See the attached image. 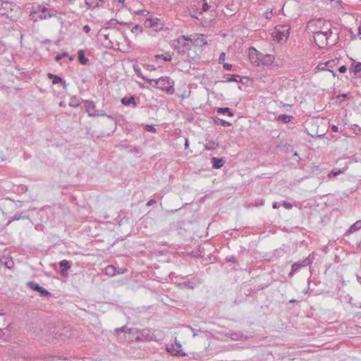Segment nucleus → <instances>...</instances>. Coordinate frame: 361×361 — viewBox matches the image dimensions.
I'll return each mask as SVG.
<instances>
[{"instance_id":"f257e3e1","label":"nucleus","mask_w":361,"mask_h":361,"mask_svg":"<svg viewBox=\"0 0 361 361\" xmlns=\"http://www.w3.org/2000/svg\"><path fill=\"white\" fill-rule=\"evenodd\" d=\"M147 82L152 87L165 91L169 94H173L175 92L174 81L168 76L161 77L157 80H147Z\"/></svg>"},{"instance_id":"f03ea898","label":"nucleus","mask_w":361,"mask_h":361,"mask_svg":"<svg viewBox=\"0 0 361 361\" xmlns=\"http://www.w3.org/2000/svg\"><path fill=\"white\" fill-rule=\"evenodd\" d=\"M322 23L324 25H327L325 30L313 32L314 42L320 49H324L327 46L328 39L332 34L331 23L325 21H322Z\"/></svg>"},{"instance_id":"7ed1b4c3","label":"nucleus","mask_w":361,"mask_h":361,"mask_svg":"<svg viewBox=\"0 0 361 361\" xmlns=\"http://www.w3.org/2000/svg\"><path fill=\"white\" fill-rule=\"evenodd\" d=\"M290 34V27L288 25H278L275 27L271 35L273 39L279 43L286 42Z\"/></svg>"},{"instance_id":"20e7f679","label":"nucleus","mask_w":361,"mask_h":361,"mask_svg":"<svg viewBox=\"0 0 361 361\" xmlns=\"http://www.w3.org/2000/svg\"><path fill=\"white\" fill-rule=\"evenodd\" d=\"M27 287L30 289L37 291L40 293L41 296L48 297L51 295V293L43 287L40 286L38 283L34 281H30L27 283Z\"/></svg>"},{"instance_id":"39448f33","label":"nucleus","mask_w":361,"mask_h":361,"mask_svg":"<svg viewBox=\"0 0 361 361\" xmlns=\"http://www.w3.org/2000/svg\"><path fill=\"white\" fill-rule=\"evenodd\" d=\"M130 329L126 326H123L120 328L114 329V335L117 337L119 342H123L126 338V334H130Z\"/></svg>"},{"instance_id":"423d86ee","label":"nucleus","mask_w":361,"mask_h":361,"mask_svg":"<svg viewBox=\"0 0 361 361\" xmlns=\"http://www.w3.org/2000/svg\"><path fill=\"white\" fill-rule=\"evenodd\" d=\"M190 42L196 47H203L207 44V40L203 35L195 34L190 36Z\"/></svg>"},{"instance_id":"0eeeda50","label":"nucleus","mask_w":361,"mask_h":361,"mask_svg":"<svg viewBox=\"0 0 361 361\" xmlns=\"http://www.w3.org/2000/svg\"><path fill=\"white\" fill-rule=\"evenodd\" d=\"M261 53L259 52L255 48H250L249 49V58L252 64L255 66H259V59H260Z\"/></svg>"},{"instance_id":"6e6552de","label":"nucleus","mask_w":361,"mask_h":361,"mask_svg":"<svg viewBox=\"0 0 361 361\" xmlns=\"http://www.w3.org/2000/svg\"><path fill=\"white\" fill-rule=\"evenodd\" d=\"M180 350H181V345L180 343H178L177 341H176L175 345H171V346L166 347V351L173 355H176V356L185 355V354L181 353Z\"/></svg>"},{"instance_id":"1a4fd4ad","label":"nucleus","mask_w":361,"mask_h":361,"mask_svg":"<svg viewBox=\"0 0 361 361\" xmlns=\"http://www.w3.org/2000/svg\"><path fill=\"white\" fill-rule=\"evenodd\" d=\"M85 108L89 116H94L97 111L95 104L92 101L85 100Z\"/></svg>"},{"instance_id":"9d476101","label":"nucleus","mask_w":361,"mask_h":361,"mask_svg":"<svg viewBox=\"0 0 361 361\" xmlns=\"http://www.w3.org/2000/svg\"><path fill=\"white\" fill-rule=\"evenodd\" d=\"M274 61V56L271 54H263L261 53L260 59H259V65H265V66H269L271 65L273 61Z\"/></svg>"},{"instance_id":"9b49d317","label":"nucleus","mask_w":361,"mask_h":361,"mask_svg":"<svg viewBox=\"0 0 361 361\" xmlns=\"http://www.w3.org/2000/svg\"><path fill=\"white\" fill-rule=\"evenodd\" d=\"M59 267L61 268V275L66 276L68 275V271L71 268L70 262L66 259H63L59 262Z\"/></svg>"},{"instance_id":"f8f14e48","label":"nucleus","mask_w":361,"mask_h":361,"mask_svg":"<svg viewBox=\"0 0 361 361\" xmlns=\"http://www.w3.org/2000/svg\"><path fill=\"white\" fill-rule=\"evenodd\" d=\"M201 281L198 279L194 278L192 281H183L180 283L178 285L180 288H186L189 289H193L197 283H200Z\"/></svg>"},{"instance_id":"ddd939ff","label":"nucleus","mask_w":361,"mask_h":361,"mask_svg":"<svg viewBox=\"0 0 361 361\" xmlns=\"http://www.w3.org/2000/svg\"><path fill=\"white\" fill-rule=\"evenodd\" d=\"M186 41H190V37L182 35L177 39V44H174V49H179L180 47H183L185 46Z\"/></svg>"},{"instance_id":"4468645a","label":"nucleus","mask_w":361,"mask_h":361,"mask_svg":"<svg viewBox=\"0 0 361 361\" xmlns=\"http://www.w3.org/2000/svg\"><path fill=\"white\" fill-rule=\"evenodd\" d=\"M122 104L125 106L133 105V108L137 106L135 96H130V97H123L121 99Z\"/></svg>"},{"instance_id":"2eb2a0df","label":"nucleus","mask_w":361,"mask_h":361,"mask_svg":"<svg viewBox=\"0 0 361 361\" xmlns=\"http://www.w3.org/2000/svg\"><path fill=\"white\" fill-rule=\"evenodd\" d=\"M211 162L212 164V166L214 169H220L223 166L225 163V161L223 158H216L212 157L211 159Z\"/></svg>"},{"instance_id":"dca6fc26","label":"nucleus","mask_w":361,"mask_h":361,"mask_svg":"<svg viewBox=\"0 0 361 361\" xmlns=\"http://www.w3.org/2000/svg\"><path fill=\"white\" fill-rule=\"evenodd\" d=\"M78 58L79 62L82 65H87L89 62V59L85 57V52L82 49L78 51Z\"/></svg>"},{"instance_id":"f3484780","label":"nucleus","mask_w":361,"mask_h":361,"mask_svg":"<svg viewBox=\"0 0 361 361\" xmlns=\"http://www.w3.org/2000/svg\"><path fill=\"white\" fill-rule=\"evenodd\" d=\"M338 62V59H335L333 60L328 61L327 62H326L324 63V66H327V68H328L326 70L331 72L333 73L334 76H335V73L332 70L330 69V68H334L337 64Z\"/></svg>"},{"instance_id":"a211bd4d","label":"nucleus","mask_w":361,"mask_h":361,"mask_svg":"<svg viewBox=\"0 0 361 361\" xmlns=\"http://www.w3.org/2000/svg\"><path fill=\"white\" fill-rule=\"evenodd\" d=\"M361 228V220H358L351 225L348 231V233H352Z\"/></svg>"},{"instance_id":"6ab92c4d","label":"nucleus","mask_w":361,"mask_h":361,"mask_svg":"<svg viewBox=\"0 0 361 361\" xmlns=\"http://www.w3.org/2000/svg\"><path fill=\"white\" fill-rule=\"evenodd\" d=\"M102 0H85V4L87 8H94L99 5Z\"/></svg>"},{"instance_id":"aec40b11","label":"nucleus","mask_w":361,"mask_h":361,"mask_svg":"<svg viewBox=\"0 0 361 361\" xmlns=\"http://www.w3.org/2000/svg\"><path fill=\"white\" fill-rule=\"evenodd\" d=\"M104 274L109 276H115L116 274V268L113 265H108L106 267H105Z\"/></svg>"},{"instance_id":"412c9836","label":"nucleus","mask_w":361,"mask_h":361,"mask_svg":"<svg viewBox=\"0 0 361 361\" xmlns=\"http://www.w3.org/2000/svg\"><path fill=\"white\" fill-rule=\"evenodd\" d=\"M80 104V99L74 96L70 99L69 106L72 107H78Z\"/></svg>"},{"instance_id":"4be33fe9","label":"nucleus","mask_w":361,"mask_h":361,"mask_svg":"<svg viewBox=\"0 0 361 361\" xmlns=\"http://www.w3.org/2000/svg\"><path fill=\"white\" fill-rule=\"evenodd\" d=\"M216 112L221 114H228L229 116H233V113L228 107H220L216 109Z\"/></svg>"},{"instance_id":"5701e85b","label":"nucleus","mask_w":361,"mask_h":361,"mask_svg":"<svg viewBox=\"0 0 361 361\" xmlns=\"http://www.w3.org/2000/svg\"><path fill=\"white\" fill-rule=\"evenodd\" d=\"M292 119H293L292 116H288V115H286V114L279 115L277 118L278 121H283L285 123H288L292 121Z\"/></svg>"},{"instance_id":"b1692460","label":"nucleus","mask_w":361,"mask_h":361,"mask_svg":"<svg viewBox=\"0 0 361 361\" xmlns=\"http://www.w3.org/2000/svg\"><path fill=\"white\" fill-rule=\"evenodd\" d=\"M133 70L135 72L136 75L143 79L144 80L147 82V80H150L149 78H146L142 73L141 69L137 65H133Z\"/></svg>"},{"instance_id":"393cba45","label":"nucleus","mask_w":361,"mask_h":361,"mask_svg":"<svg viewBox=\"0 0 361 361\" xmlns=\"http://www.w3.org/2000/svg\"><path fill=\"white\" fill-rule=\"evenodd\" d=\"M48 11H49L48 8H47V7H45L44 6H42V5H38L37 6H36L35 8V10L32 13H34V14H37L38 13H46Z\"/></svg>"},{"instance_id":"a878e982","label":"nucleus","mask_w":361,"mask_h":361,"mask_svg":"<svg viewBox=\"0 0 361 361\" xmlns=\"http://www.w3.org/2000/svg\"><path fill=\"white\" fill-rule=\"evenodd\" d=\"M157 20H158L157 18H154V19L147 18L145 20V26L149 27H154L157 24Z\"/></svg>"},{"instance_id":"bb28decb","label":"nucleus","mask_w":361,"mask_h":361,"mask_svg":"<svg viewBox=\"0 0 361 361\" xmlns=\"http://www.w3.org/2000/svg\"><path fill=\"white\" fill-rule=\"evenodd\" d=\"M157 59H161L164 61H171L172 59V56L170 54L167 53L166 54H157L155 56Z\"/></svg>"},{"instance_id":"cd10ccee","label":"nucleus","mask_w":361,"mask_h":361,"mask_svg":"<svg viewBox=\"0 0 361 361\" xmlns=\"http://www.w3.org/2000/svg\"><path fill=\"white\" fill-rule=\"evenodd\" d=\"M52 83L53 84L62 83L63 85V88H66V87L67 85L66 83V81H64L61 77H59L56 75H55L54 78H53Z\"/></svg>"},{"instance_id":"c85d7f7f","label":"nucleus","mask_w":361,"mask_h":361,"mask_svg":"<svg viewBox=\"0 0 361 361\" xmlns=\"http://www.w3.org/2000/svg\"><path fill=\"white\" fill-rule=\"evenodd\" d=\"M350 69L355 74L360 73L361 71V62H358L355 65H352Z\"/></svg>"},{"instance_id":"c756f323","label":"nucleus","mask_w":361,"mask_h":361,"mask_svg":"<svg viewBox=\"0 0 361 361\" xmlns=\"http://www.w3.org/2000/svg\"><path fill=\"white\" fill-rule=\"evenodd\" d=\"M302 264L301 262H296V263H294L293 265H292V269H291V271L290 273V275H292L294 273L297 272L301 267H302Z\"/></svg>"},{"instance_id":"7c9ffc66","label":"nucleus","mask_w":361,"mask_h":361,"mask_svg":"<svg viewBox=\"0 0 361 361\" xmlns=\"http://www.w3.org/2000/svg\"><path fill=\"white\" fill-rule=\"evenodd\" d=\"M343 173V171L341 170V169H333L330 171V173H329L328 176L329 178H331V177H336L341 173Z\"/></svg>"},{"instance_id":"2f4dec72","label":"nucleus","mask_w":361,"mask_h":361,"mask_svg":"<svg viewBox=\"0 0 361 361\" xmlns=\"http://www.w3.org/2000/svg\"><path fill=\"white\" fill-rule=\"evenodd\" d=\"M27 216L25 215V214H19V215H15L12 217L11 220L8 221V223L6 224V225L8 226V224H10L13 221H18L21 219H25L27 218Z\"/></svg>"},{"instance_id":"473e14b6","label":"nucleus","mask_w":361,"mask_h":361,"mask_svg":"<svg viewBox=\"0 0 361 361\" xmlns=\"http://www.w3.org/2000/svg\"><path fill=\"white\" fill-rule=\"evenodd\" d=\"M142 26H140L139 25H136L133 26L131 29V32L135 35H137L138 33L142 32Z\"/></svg>"},{"instance_id":"72a5a7b5","label":"nucleus","mask_w":361,"mask_h":361,"mask_svg":"<svg viewBox=\"0 0 361 361\" xmlns=\"http://www.w3.org/2000/svg\"><path fill=\"white\" fill-rule=\"evenodd\" d=\"M108 30V27L102 28L100 32L101 35L104 36L105 39H109V34L106 33V31Z\"/></svg>"},{"instance_id":"f704fd0d","label":"nucleus","mask_w":361,"mask_h":361,"mask_svg":"<svg viewBox=\"0 0 361 361\" xmlns=\"http://www.w3.org/2000/svg\"><path fill=\"white\" fill-rule=\"evenodd\" d=\"M52 16H54V14H51V13H48V14H43V13H42V14H39V15L38 16V18H39V20H44V19H47V18H51V17H52Z\"/></svg>"},{"instance_id":"c9c22d12","label":"nucleus","mask_w":361,"mask_h":361,"mask_svg":"<svg viewBox=\"0 0 361 361\" xmlns=\"http://www.w3.org/2000/svg\"><path fill=\"white\" fill-rule=\"evenodd\" d=\"M145 129L147 131L151 132V133H156V131H157L155 127L154 126H151V125H147L145 126Z\"/></svg>"},{"instance_id":"e433bc0d","label":"nucleus","mask_w":361,"mask_h":361,"mask_svg":"<svg viewBox=\"0 0 361 361\" xmlns=\"http://www.w3.org/2000/svg\"><path fill=\"white\" fill-rule=\"evenodd\" d=\"M241 337H242V335H239L236 333H232L231 334V338L233 339V340H235V341H238V340H240L241 339Z\"/></svg>"},{"instance_id":"4c0bfd02","label":"nucleus","mask_w":361,"mask_h":361,"mask_svg":"<svg viewBox=\"0 0 361 361\" xmlns=\"http://www.w3.org/2000/svg\"><path fill=\"white\" fill-rule=\"evenodd\" d=\"M66 56H68V53L67 52H63L61 54H58V55H56L55 56V61H59L63 57Z\"/></svg>"},{"instance_id":"58836bf2","label":"nucleus","mask_w":361,"mask_h":361,"mask_svg":"<svg viewBox=\"0 0 361 361\" xmlns=\"http://www.w3.org/2000/svg\"><path fill=\"white\" fill-rule=\"evenodd\" d=\"M226 59V54L224 52L221 53L219 58V63H222Z\"/></svg>"},{"instance_id":"ea45409f","label":"nucleus","mask_w":361,"mask_h":361,"mask_svg":"<svg viewBox=\"0 0 361 361\" xmlns=\"http://www.w3.org/2000/svg\"><path fill=\"white\" fill-rule=\"evenodd\" d=\"M238 75H232L231 78H228L226 82H237L236 78H238Z\"/></svg>"},{"instance_id":"a19ab883","label":"nucleus","mask_w":361,"mask_h":361,"mask_svg":"<svg viewBox=\"0 0 361 361\" xmlns=\"http://www.w3.org/2000/svg\"><path fill=\"white\" fill-rule=\"evenodd\" d=\"M107 116V114L102 111L97 110L94 116Z\"/></svg>"},{"instance_id":"79ce46f5","label":"nucleus","mask_w":361,"mask_h":361,"mask_svg":"<svg viewBox=\"0 0 361 361\" xmlns=\"http://www.w3.org/2000/svg\"><path fill=\"white\" fill-rule=\"evenodd\" d=\"M220 123L222 126H230L231 125V123L223 119H220Z\"/></svg>"},{"instance_id":"37998d69","label":"nucleus","mask_w":361,"mask_h":361,"mask_svg":"<svg viewBox=\"0 0 361 361\" xmlns=\"http://www.w3.org/2000/svg\"><path fill=\"white\" fill-rule=\"evenodd\" d=\"M223 67L226 71H231V68H232V65L230 64V63H225L223 64Z\"/></svg>"},{"instance_id":"c03bdc74","label":"nucleus","mask_w":361,"mask_h":361,"mask_svg":"<svg viewBox=\"0 0 361 361\" xmlns=\"http://www.w3.org/2000/svg\"><path fill=\"white\" fill-rule=\"evenodd\" d=\"M204 3L203 5V9H204V11H208L212 7V6H209L208 4V3L207 2V0H204Z\"/></svg>"},{"instance_id":"a18cd8bd","label":"nucleus","mask_w":361,"mask_h":361,"mask_svg":"<svg viewBox=\"0 0 361 361\" xmlns=\"http://www.w3.org/2000/svg\"><path fill=\"white\" fill-rule=\"evenodd\" d=\"M283 206L285 208L288 209H291L292 207H293L292 204L290 202H285V201L283 202Z\"/></svg>"},{"instance_id":"49530a36","label":"nucleus","mask_w":361,"mask_h":361,"mask_svg":"<svg viewBox=\"0 0 361 361\" xmlns=\"http://www.w3.org/2000/svg\"><path fill=\"white\" fill-rule=\"evenodd\" d=\"M347 68H346V66H341L339 68H338V71L341 73H345Z\"/></svg>"},{"instance_id":"de8ad7c7","label":"nucleus","mask_w":361,"mask_h":361,"mask_svg":"<svg viewBox=\"0 0 361 361\" xmlns=\"http://www.w3.org/2000/svg\"><path fill=\"white\" fill-rule=\"evenodd\" d=\"M301 264H302V267H306V266L309 265V264H310V260H309L308 259H306L303 260V261L301 262Z\"/></svg>"},{"instance_id":"09e8293b","label":"nucleus","mask_w":361,"mask_h":361,"mask_svg":"<svg viewBox=\"0 0 361 361\" xmlns=\"http://www.w3.org/2000/svg\"><path fill=\"white\" fill-rule=\"evenodd\" d=\"M83 31L86 33H89L90 31V27L87 25H85L83 27Z\"/></svg>"},{"instance_id":"8fccbe9b","label":"nucleus","mask_w":361,"mask_h":361,"mask_svg":"<svg viewBox=\"0 0 361 361\" xmlns=\"http://www.w3.org/2000/svg\"><path fill=\"white\" fill-rule=\"evenodd\" d=\"M155 203H156V200H155L152 199V200H149V201L147 202L146 205H147V206H151V205H152V204H155Z\"/></svg>"},{"instance_id":"3c124183","label":"nucleus","mask_w":361,"mask_h":361,"mask_svg":"<svg viewBox=\"0 0 361 361\" xmlns=\"http://www.w3.org/2000/svg\"><path fill=\"white\" fill-rule=\"evenodd\" d=\"M107 24L110 26L114 25V24H116V20L115 19H111Z\"/></svg>"},{"instance_id":"603ef678","label":"nucleus","mask_w":361,"mask_h":361,"mask_svg":"<svg viewBox=\"0 0 361 361\" xmlns=\"http://www.w3.org/2000/svg\"><path fill=\"white\" fill-rule=\"evenodd\" d=\"M55 75L53 74V73H47V77L49 78V79H52L54 78Z\"/></svg>"},{"instance_id":"864d4df0","label":"nucleus","mask_w":361,"mask_h":361,"mask_svg":"<svg viewBox=\"0 0 361 361\" xmlns=\"http://www.w3.org/2000/svg\"><path fill=\"white\" fill-rule=\"evenodd\" d=\"M184 145H185V149H187L188 147V146H189V142H188V140L187 138L185 139Z\"/></svg>"},{"instance_id":"5fc2aeb1","label":"nucleus","mask_w":361,"mask_h":361,"mask_svg":"<svg viewBox=\"0 0 361 361\" xmlns=\"http://www.w3.org/2000/svg\"><path fill=\"white\" fill-rule=\"evenodd\" d=\"M331 130H332V131H334V132H337V131H338V127H337L336 126H333L331 127Z\"/></svg>"},{"instance_id":"6e6d98bb","label":"nucleus","mask_w":361,"mask_h":361,"mask_svg":"<svg viewBox=\"0 0 361 361\" xmlns=\"http://www.w3.org/2000/svg\"><path fill=\"white\" fill-rule=\"evenodd\" d=\"M326 67V66H325L324 64H320L318 66V68L322 70L325 69Z\"/></svg>"},{"instance_id":"4d7b16f0","label":"nucleus","mask_w":361,"mask_h":361,"mask_svg":"<svg viewBox=\"0 0 361 361\" xmlns=\"http://www.w3.org/2000/svg\"><path fill=\"white\" fill-rule=\"evenodd\" d=\"M228 261L230 262H235L236 260H235V257H231L230 259H228Z\"/></svg>"},{"instance_id":"13d9d810","label":"nucleus","mask_w":361,"mask_h":361,"mask_svg":"<svg viewBox=\"0 0 361 361\" xmlns=\"http://www.w3.org/2000/svg\"><path fill=\"white\" fill-rule=\"evenodd\" d=\"M116 23L117 24H120V25H128L127 23H125V22H123V21L120 22V21H118V20H116Z\"/></svg>"},{"instance_id":"bf43d9fd","label":"nucleus","mask_w":361,"mask_h":361,"mask_svg":"<svg viewBox=\"0 0 361 361\" xmlns=\"http://www.w3.org/2000/svg\"><path fill=\"white\" fill-rule=\"evenodd\" d=\"M105 116L107 117L108 118L111 119V120H114L115 119L114 117L112 116L111 115L107 114V116Z\"/></svg>"},{"instance_id":"052dcab7","label":"nucleus","mask_w":361,"mask_h":361,"mask_svg":"<svg viewBox=\"0 0 361 361\" xmlns=\"http://www.w3.org/2000/svg\"><path fill=\"white\" fill-rule=\"evenodd\" d=\"M4 321V315L0 314V322Z\"/></svg>"},{"instance_id":"680f3d73","label":"nucleus","mask_w":361,"mask_h":361,"mask_svg":"<svg viewBox=\"0 0 361 361\" xmlns=\"http://www.w3.org/2000/svg\"><path fill=\"white\" fill-rule=\"evenodd\" d=\"M192 331L194 332V336H196L197 335V331L192 328Z\"/></svg>"},{"instance_id":"e2e57ef3","label":"nucleus","mask_w":361,"mask_h":361,"mask_svg":"<svg viewBox=\"0 0 361 361\" xmlns=\"http://www.w3.org/2000/svg\"><path fill=\"white\" fill-rule=\"evenodd\" d=\"M357 281L361 283V275L357 276Z\"/></svg>"},{"instance_id":"0e129e2a","label":"nucleus","mask_w":361,"mask_h":361,"mask_svg":"<svg viewBox=\"0 0 361 361\" xmlns=\"http://www.w3.org/2000/svg\"><path fill=\"white\" fill-rule=\"evenodd\" d=\"M273 208H274V209L278 208V206H277V203H276V202H274V204H273Z\"/></svg>"},{"instance_id":"69168bd1","label":"nucleus","mask_w":361,"mask_h":361,"mask_svg":"<svg viewBox=\"0 0 361 361\" xmlns=\"http://www.w3.org/2000/svg\"><path fill=\"white\" fill-rule=\"evenodd\" d=\"M355 126L359 128V131H361V128H360L357 125H355Z\"/></svg>"},{"instance_id":"338daca9","label":"nucleus","mask_w":361,"mask_h":361,"mask_svg":"<svg viewBox=\"0 0 361 361\" xmlns=\"http://www.w3.org/2000/svg\"><path fill=\"white\" fill-rule=\"evenodd\" d=\"M295 301H296L295 300H291L290 301V302H291V303H292V302H295Z\"/></svg>"},{"instance_id":"774afa93","label":"nucleus","mask_w":361,"mask_h":361,"mask_svg":"<svg viewBox=\"0 0 361 361\" xmlns=\"http://www.w3.org/2000/svg\"><path fill=\"white\" fill-rule=\"evenodd\" d=\"M68 2H70V3H72V2H74V1H75V0H68Z\"/></svg>"}]
</instances>
